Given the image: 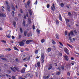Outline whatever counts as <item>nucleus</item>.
<instances>
[{"mask_svg":"<svg viewBox=\"0 0 79 79\" xmlns=\"http://www.w3.org/2000/svg\"><path fill=\"white\" fill-rule=\"evenodd\" d=\"M44 53H42L41 54V59L40 60L41 61H42V63H43L44 62Z\"/></svg>","mask_w":79,"mask_h":79,"instance_id":"1","label":"nucleus"},{"mask_svg":"<svg viewBox=\"0 0 79 79\" xmlns=\"http://www.w3.org/2000/svg\"><path fill=\"white\" fill-rule=\"evenodd\" d=\"M30 42H34V41L31 40H28L26 41V43L27 44H29Z\"/></svg>","mask_w":79,"mask_h":79,"instance_id":"2","label":"nucleus"},{"mask_svg":"<svg viewBox=\"0 0 79 79\" xmlns=\"http://www.w3.org/2000/svg\"><path fill=\"white\" fill-rule=\"evenodd\" d=\"M64 51L66 52V53H67L68 55H69V53L68 52H69V50H68V49L66 48H64Z\"/></svg>","mask_w":79,"mask_h":79,"instance_id":"3","label":"nucleus"},{"mask_svg":"<svg viewBox=\"0 0 79 79\" xmlns=\"http://www.w3.org/2000/svg\"><path fill=\"white\" fill-rule=\"evenodd\" d=\"M64 58L65 60H66V61H68V60H69L68 56L67 55H66V56H64Z\"/></svg>","mask_w":79,"mask_h":79,"instance_id":"4","label":"nucleus"},{"mask_svg":"<svg viewBox=\"0 0 79 79\" xmlns=\"http://www.w3.org/2000/svg\"><path fill=\"white\" fill-rule=\"evenodd\" d=\"M35 67H40V62L39 61L37 63V64H35Z\"/></svg>","mask_w":79,"mask_h":79,"instance_id":"5","label":"nucleus"},{"mask_svg":"<svg viewBox=\"0 0 79 79\" xmlns=\"http://www.w3.org/2000/svg\"><path fill=\"white\" fill-rule=\"evenodd\" d=\"M23 24L24 27L27 26H27H28V24L25 25V20H23Z\"/></svg>","mask_w":79,"mask_h":79,"instance_id":"6","label":"nucleus"},{"mask_svg":"<svg viewBox=\"0 0 79 79\" xmlns=\"http://www.w3.org/2000/svg\"><path fill=\"white\" fill-rule=\"evenodd\" d=\"M52 69V64H49V66L48 68V70H50Z\"/></svg>","mask_w":79,"mask_h":79,"instance_id":"7","label":"nucleus"},{"mask_svg":"<svg viewBox=\"0 0 79 79\" xmlns=\"http://www.w3.org/2000/svg\"><path fill=\"white\" fill-rule=\"evenodd\" d=\"M19 44L20 46H23L24 45V44L23 42H19Z\"/></svg>","mask_w":79,"mask_h":79,"instance_id":"8","label":"nucleus"},{"mask_svg":"<svg viewBox=\"0 0 79 79\" xmlns=\"http://www.w3.org/2000/svg\"><path fill=\"white\" fill-rule=\"evenodd\" d=\"M14 68L17 71H18V72H19L20 71V70H19V68H18V67L15 66L14 67Z\"/></svg>","mask_w":79,"mask_h":79,"instance_id":"9","label":"nucleus"},{"mask_svg":"<svg viewBox=\"0 0 79 79\" xmlns=\"http://www.w3.org/2000/svg\"><path fill=\"white\" fill-rule=\"evenodd\" d=\"M0 16L1 17H6V15L0 13Z\"/></svg>","mask_w":79,"mask_h":79,"instance_id":"10","label":"nucleus"},{"mask_svg":"<svg viewBox=\"0 0 79 79\" xmlns=\"http://www.w3.org/2000/svg\"><path fill=\"white\" fill-rule=\"evenodd\" d=\"M24 72H25V69L23 68L21 70V73H24Z\"/></svg>","mask_w":79,"mask_h":79,"instance_id":"11","label":"nucleus"},{"mask_svg":"<svg viewBox=\"0 0 79 79\" xmlns=\"http://www.w3.org/2000/svg\"><path fill=\"white\" fill-rule=\"evenodd\" d=\"M67 45H68V46L69 47H70V48H73V46L70 44H67Z\"/></svg>","mask_w":79,"mask_h":79,"instance_id":"12","label":"nucleus"},{"mask_svg":"<svg viewBox=\"0 0 79 79\" xmlns=\"http://www.w3.org/2000/svg\"><path fill=\"white\" fill-rule=\"evenodd\" d=\"M59 19H60V21H62V18H61V14H59Z\"/></svg>","mask_w":79,"mask_h":79,"instance_id":"13","label":"nucleus"},{"mask_svg":"<svg viewBox=\"0 0 79 79\" xmlns=\"http://www.w3.org/2000/svg\"><path fill=\"white\" fill-rule=\"evenodd\" d=\"M26 59H27V61H28V60H30V56H27V57H26Z\"/></svg>","mask_w":79,"mask_h":79,"instance_id":"14","label":"nucleus"},{"mask_svg":"<svg viewBox=\"0 0 79 79\" xmlns=\"http://www.w3.org/2000/svg\"><path fill=\"white\" fill-rule=\"evenodd\" d=\"M59 34H57L56 35V39H59Z\"/></svg>","mask_w":79,"mask_h":79,"instance_id":"15","label":"nucleus"},{"mask_svg":"<svg viewBox=\"0 0 79 79\" xmlns=\"http://www.w3.org/2000/svg\"><path fill=\"white\" fill-rule=\"evenodd\" d=\"M10 68L11 69V70L13 71L14 72H16V70H15V69H14V68L10 67Z\"/></svg>","mask_w":79,"mask_h":79,"instance_id":"16","label":"nucleus"},{"mask_svg":"<svg viewBox=\"0 0 79 79\" xmlns=\"http://www.w3.org/2000/svg\"><path fill=\"white\" fill-rule=\"evenodd\" d=\"M36 32L38 34H40V31L39 30L37 29L36 30Z\"/></svg>","mask_w":79,"mask_h":79,"instance_id":"17","label":"nucleus"},{"mask_svg":"<svg viewBox=\"0 0 79 79\" xmlns=\"http://www.w3.org/2000/svg\"><path fill=\"white\" fill-rule=\"evenodd\" d=\"M14 48L15 50H17L18 52L19 51V49L15 47H14Z\"/></svg>","mask_w":79,"mask_h":79,"instance_id":"18","label":"nucleus"},{"mask_svg":"<svg viewBox=\"0 0 79 79\" xmlns=\"http://www.w3.org/2000/svg\"><path fill=\"white\" fill-rule=\"evenodd\" d=\"M29 13L30 15H32V11L31 10H29Z\"/></svg>","mask_w":79,"mask_h":79,"instance_id":"19","label":"nucleus"},{"mask_svg":"<svg viewBox=\"0 0 79 79\" xmlns=\"http://www.w3.org/2000/svg\"><path fill=\"white\" fill-rule=\"evenodd\" d=\"M7 10L9 11H10V6H7Z\"/></svg>","mask_w":79,"mask_h":79,"instance_id":"20","label":"nucleus"},{"mask_svg":"<svg viewBox=\"0 0 79 79\" xmlns=\"http://www.w3.org/2000/svg\"><path fill=\"white\" fill-rule=\"evenodd\" d=\"M52 42L53 44H56V42H55V40H52Z\"/></svg>","mask_w":79,"mask_h":79,"instance_id":"21","label":"nucleus"},{"mask_svg":"<svg viewBox=\"0 0 79 79\" xmlns=\"http://www.w3.org/2000/svg\"><path fill=\"white\" fill-rule=\"evenodd\" d=\"M69 39L71 42H73V40H72V39H71V37H69Z\"/></svg>","mask_w":79,"mask_h":79,"instance_id":"22","label":"nucleus"},{"mask_svg":"<svg viewBox=\"0 0 79 79\" xmlns=\"http://www.w3.org/2000/svg\"><path fill=\"white\" fill-rule=\"evenodd\" d=\"M1 59L2 60H4L5 61H7L8 60L5 58H2Z\"/></svg>","mask_w":79,"mask_h":79,"instance_id":"23","label":"nucleus"},{"mask_svg":"<svg viewBox=\"0 0 79 79\" xmlns=\"http://www.w3.org/2000/svg\"><path fill=\"white\" fill-rule=\"evenodd\" d=\"M52 50V48H49L48 49V52H50Z\"/></svg>","mask_w":79,"mask_h":79,"instance_id":"24","label":"nucleus"},{"mask_svg":"<svg viewBox=\"0 0 79 79\" xmlns=\"http://www.w3.org/2000/svg\"><path fill=\"white\" fill-rule=\"evenodd\" d=\"M7 37H8V38H10L11 37V35H10V34H8V35H6Z\"/></svg>","mask_w":79,"mask_h":79,"instance_id":"25","label":"nucleus"},{"mask_svg":"<svg viewBox=\"0 0 79 79\" xmlns=\"http://www.w3.org/2000/svg\"><path fill=\"white\" fill-rule=\"evenodd\" d=\"M41 42V43H44L45 42V40L44 39H42Z\"/></svg>","mask_w":79,"mask_h":79,"instance_id":"26","label":"nucleus"},{"mask_svg":"<svg viewBox=\"0 0 79 79\" xmlns=\"http://www.w3.org/2000/svg\"><path fill=\"white\" fill-rule=\"evenodd\" d=\"M20 31L21 33H23V29H22V28H20Z\"/></svg>","mask_w":79,"mask_h":79,"instance_id":"27","label":"nucleus"},{"mask_svg":"<svg viewBox=\"0 0 79 79\" xmlns=\"http://www.w3.org/2000/svg\"><path fill=\"white\" fill-rule=\"evenodd\" d=\"M12 15L13 16H15V12L14 11H13L12 12Z\"/></svg>","mask_w":79,"mask_h":79,"instance_id":"28","label":"nucleus"},{"mask_svg":"<svg viewBox=\"0 0 79 79\" xmlns=\"http://www.w3.org/2000/svg\"><path fill=\"white\" fill-rule=\"evenodd\" d=\"M24 35L25 36H26L27 35V31H25L24 32Z\"/></svg>","mask_w":79,"mask_h":79,"instance_id":"29","label":"nucleus"},{"mask_svg":"<svg viewBox=\"0 0 79 79\" xmlns=\"http://www.w3.org/2000/svg\"><path fill=\"white\" fill-rule=\"evenodd\" d=\"M28 22L29 24H31V20L29 19V18H28Z\"/></svg>","mask_w":79,"mask_h":79,"instance_id":"30","label":"nucleus"},{"mask_svg":"<svg viewBox=\"0 0 79 79\" xmlns=\"http://www.w3.org/2000/svg\"><path fill=\"white\" fill-rule=\"evenodd\" d=\"M60 6H61V7H63V6H64V4L63 3H61L60 4Z\"/></svg>","mask_w":79,"mask_h":79,"instance_id":"31","label":"nucleus"},{"mask_svg":"<svg viewBox=\"0 0 79 79\" xmlns=\"http://www.w3.org/2000/svg\"><path fill=\"white\" fill-rule=\"evenodd\" d=\"M13 25L14 26V27H15L16 26V22L15 21L14 22Z\"/></svg>","mask_w":79,"mask_h":79,"instance_id":"32","label":"nucleus"},{"mask_svg":"<svg viewBox=\"0 0 79 79\" xmlns=\"http://www.w3.org/2000/svg\"><path fill=\"white\" fill-rule=\"evenodd\" d=\"M52 6V7H53L54 9V10H55V4L53 3Z\"/></svg>","mask_w":79,"mask_h":79,"instance_id":"33","label":"nucleus"},{"mask_svg":"<svg viewBox=\"0 0 79 79\" xmlns=\"http://www.w3.org/2000/svg\"><path fill=\"white\" fill-rule=\"evenodd\" d=\"M56 23L57 24H59V22L57 20H56Z\"/></svg>","mask_w":79,"mask_h":79,"instance_id":"34","label":"nucleus"},{"mask_svg":"<svg viewBox=\"0 0 79 79\" xmlns=\"http://www.w3.org/2000/svg\"><path fill=\"white\" fill-rule=\"evenodd\" d=\"M67 75L68 76H70V73H69V72L67 73Z\"/></svg>","mask_w":79,"mask_h":79,"instance_id":"35","label":"nucleus"},{"mask_svg":"<svg viewBox=\"0 0 79 79\" xmlns=\"http://www.w3.org/2000/svg\"><path fill=\"white\" fill-rule=\"evenodd\" d=\"M32 28L34 30L35 29V26H34V25H33L32 26Z\"/></svg>","mask_w":79,"mask_h":79,"instance_id":"36","label":"nucleus"},{"mask_svg":"<svg viewBox=\"0 0 79 79\" xmlns=\"http://www.w3.org/2000/svg\"><path fill=\"white\" fill-rule=\"evenodd\" d=\"M15 61H16L17 62H18V63L19 62V60L18 59H15Z\"/></svg>","mask_w":79,"mask_h":79,"instance_id":"37","label":"nucleus"},{"mask_svg":"<svg viewBox=\"0 0 79 79\" xmlns=\"http://www.w3.org/2000/svg\"><path fill=\"white\" fill-rule=\"evenodd\" d=\"M35 53L36 54H37L38 53V50H35Z\"/></svg>","mask_w":79,"mask_h":79,"instance_id":"38","label":"nucleus"},{"mask_svg":"<svg viewBox=\"0 0 79 79\" xmlns=\"http://www.w3.org/2000/svg\"><path fill=\"white\" fill-rule=\"evenodd\" d=\"M47 8H50V5L48 4L47 6Z\"/></svg>","mask_w":79,"mask_h":79,"instance_id":"39","label":"nucleus"},{"mask_svg":"<svg viewBox=\"0 0 79 79\" xmlns=\"http://www.w3.org/2000/svg\"><path fill=\"white\" fill-rule=\"evenodd\" d=\"M26 76L27 77H29V76H30V74L28 73V74H27Z\"/></svg>","mask_w":79,"mask_h":79,"instance_id":"40","label":"nucleus"},{"mask_svg":"<svg viewBox=\"0 0 79 79\" xmlns=\"http://www.w3.org/2000/svg\"><path fill=\"white\" fill-rule=\"evenodd\" d=\"M66 22H69V19H66Z\"/></svg>","mask_w":79,"mask_h":79,"instance_id":"41","label":"nucleus"},{"mask_svg":"<svg viewBox=\"0 0 79 79\" xmlns=\"http://www.w3.org/2000/svg\"><path fill=\"white\" fill-rule=\"evenodd\" d=\"M67 34H68V31H66L65 32V35H67Z\"/></svg>","mask_w":79,"mask_h":79,"instance_id":"42","label":"nucleus"},{"mask_svg":"<svg viewBox=\"0 0 79 79\" xmlns=\"http://www.w3.org/2000/svg\"><path fill=\"white\" fill-rule=\"evenodd\" d=\"M49 77H50V75H48V76H47L46 77V78L47 79H48V78H49Z\"/></svg>","mask_w":79,"mask_h":79,"instance_id":"43","label":"nucleus"},{"mask_svg":"<svg viewBox=\"0 0 79 79\" xmlns=\"http://www.w3.org/2000/svg\"><path fill=\"white\" fill-rule=\"evenodd\" d=\"M6 76H7V77H10V75H9L6 74Z\"/></svg>","mask_w":79,"mask_h":79,"instance_id":"44","label":"nucleus"},{"mask_svg":"<svg viewBox=\"0 0 79 79\" xmlns=\"http://www.w3.org/2000/svg\"><path fill=\"white\" fill-rule=\"evenodd\" d=\"M26 41V40H22V42H25Z\"/></svg>","mask_w":79,"mask_h":79,"instance_id":"45","label":"nucleus"},{"mask_svg":"<svg viewBox=\"0 0 79 79\" xmlns=\"http://www.w3.org/2000/svg\"><path fill=\"white\" fill-rule=\"evenodd\" d=\"M59 43L60 44V45H61V46H62L63 47V44H62L61 43L59 42Z\"/></svg>","mask_w":79,"mask_h":79,"instance_id":"46","label":"nucleus"},{"mask_svg":"<svg viewBox=\"0 0 79 79\" xmlns=\"http://www.w3.org/2000/svg\"><path fill=\"white\" fill-rule=\"evenodd\" d=\"M6 4L7 6H9L8 5V2L7 1L6 2Z\"/></svg>","mask_w":79,"mask_h":79,"instance_id":"47","label":"nucleus"},{"mask_svg":"<svg viewBox=\"0 0 79 79\" xmlns=\"http://www.w3.org/2000/svg\"><path fill=\"white\" fill-rule=\"evenodd\" d=\"M37 1L36 0L35 2L34 3V5H37Z\"/></svg>","mask_w":79,"mask_h":79,"instance_id":"48","label":"nucleus"},{"mask_svg":"<svg viewBox=\"0 0 79 79\" xmlns=\"http://www.w3.org/2000/svg\"><path fill=\"white\" fill-rule=\"evenodd\" d=\"M60 72H58L56 74V75H60Z\"/></svg>","mask_w":79,"mask_h":79,"instance_id":"49","label":"nucleus"},{"mask_svg":"<svg viewBox=\"0 0 79 79\" xmlns=\"http://www.w3.org/2000/svg\"><path fill=\"white\" fill-rule=\"evenodd\" d=\"M70 34L72 35H74L73 34V31L70 32Z\"/></svg>","mask_w":79,"mask_h":79,"instance_id":"50","label":"nucleus"},{"mask_svg":"<svg viewBox=\"0 0 79 79\" xmlns=\"http://www.w3.org/2000/svg\"><path fill=\"white\" fill-rule=\"evenodd\" d=\"M51 8L52 10L53 11H54V9H53V7L52 6L51 7Z\"/></svg>","mask_w":79,"mask_h":79,"instance_id":"51","label":"nucleus"},{"mask_svg":"<svg viewBox=\"0 0 79 79\" xmlns=\"http://www.w3.org/2000/svg\"><path fill=\"white\" fill-rule=\"evenodd\" d=\"M7 50H8V51H10V50H11V49H10V48H9L7 49Z\"/></svg>","mask_w":79,"mask_h":79,"instance_id":"52","label":"nucleus"},{"mask_svg":"<svg viewBox=\"0 0 79 79\" xmlns=\"http://www.w3.org/2000/svg\"><path fill=\"white\" fill-rule=\"evenodd\" d=\"M12 79H16V78H15V76H12Z\"/></svg>","mask_w":79,"mask_h":79,"instance_id":"53","label":"nucleus"},{"mask_svg":"<svg viewBox=\"0 0 79 79\" xmlns=\"http://www.w3.org/2000/svg\"><path fill=\"white\" fill-rule=\"evenodd\" d=\"M68 15L69 16H71V12H69L68 13Z\"/></svg>","mask_w":79,"mask_h":79,"instance_id":"54","label":"nucleus"},{"mask_svg":"<svg viewBox=\"0 0 79 79\" xmlns=\"http://www.w3.org/2000/svg\"><path fill=\"white\" fill-rule=\"evenodd\" d=\"M61 68L63 70V69H64V66H62L61 67Z\"/></svg>","mask_w":79,"mask_h":79,"instance_id":"55","label":"nucleus"},{"mask_svg":"<svg viewBox=\"0 0 79 79\" xmlns=\"http://www.w3.org/2000/svg\"><path fill=\"white\" fill-rule=\"evenodd\" d=\"M20 10L21 13H23V10H22V9H20Z\"/></svg>","mask_w":79,"mask_h":79,"instance_id":"56","label":"nucleus"},{"mask_svg":"<svg viewBox=\"0 0 79 79\" xmlns=\"http://www.w3.org/2000/svg\"><path fill=\"white\" fill-rule=\"evenodd\" d=\"M2 42H3L4 43H6V41L2 40Z\"/></svg>","mask_w":79,"mask_h":79,"instance_id":"57","label":"nucleus"},{"mask_svg":"<svg viewBox=\"0 0 79 79\" xmlns=\"http://www.w3.org/2000/svg\"><path fill=\"white\" fill-rule=\"evenodd\" d=\"M15 38V36H12V39H14Z\"/></svg>","mask_w":79,"mask_h":79,"instance_id":"58","label":"nucleus"},{"mask_svg":"<svg viewBox=\"0 0 79 79\" xmlns=\"http://www.w3.org/2000/svg\"><path fill=\"white\" fill-rule=\"evenodd\" d=\"M12 9L14 10V11H15V7H13L12 8Z\"/></svg>","mask_w":79,"mask_h":79,"instance_id":"59","label":"nucleus"},{"mask_svg":"<svg viewBox=\"0 0 79 79\" xmlns=\"http://www.w3.org/2000/svg\"><path fill=\"white\" fill-rule=\"evenodd\" d=\"M29 3H30L29 2H27V5L28 6H29Z\"/></svg>","mask_w":79,"mask_h":79,"instance_id":"60","label":"nucleus"},{"mask_svg":"<svg viewBox=\"0 0 79 79\" xmlns=\"http://www.w3.org/2000/svg\"><path fill=\"white\" fill-rule=\"evenodd\" d=\"M54 64H55V66H58V64H56V63H55Z\"/></svg>","mask_w":79,"mask_h":79,"instance_id":"61","label":"nucleus"},{"mask_svg":"<svg viewBox=\"0 0 79 79\" xmlns=\"http://www.w3.org/2000/svg\"><path fill=\"white\" fill-rule=\"evenodd\" d=\"M24 18L25 19H26V15H24Z\"/></svg>","mask_w":79,"mask_h":79,"instance_id":"62","label":"nucleus"},{"mask_svg":"<svg viewBox=\"0 0 79 79\" xmlns=\"http://www.w3.org/2000/svg\"><path fill=\"white\" fill-rule=\"evenodd\" d=\"M71 60H74V58H73V57H71Z\"/></svg>","mask_w":79,"mask_h":79,"instance_id":"63","label":"nucleus"},{"mask_svg":"<svg viewBox=\"0 0 79 79\" xmlns=\"http://www.w3.org/2000/svg\"><path fill=\"white\" fill-rule=\"evenodd\" d=\"M2 57H4V56L2 55L0 56V58H2Z\"/></svg>","mask_w":79,"mask_h":79,"instance_id":"64","label":"nucleus"}]
</instances>
